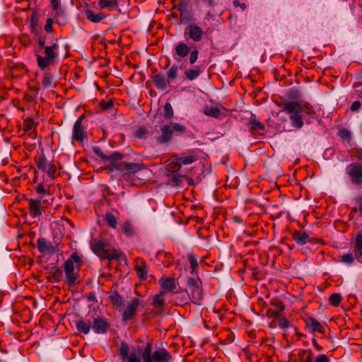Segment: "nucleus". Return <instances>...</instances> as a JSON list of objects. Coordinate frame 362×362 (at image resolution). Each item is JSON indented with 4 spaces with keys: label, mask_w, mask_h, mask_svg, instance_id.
Listing matches in <instances>:
<instances>
[{
    "label": "nucleus",
    "mask_w": 362,
    "mask_h": 362,
    "mask_svg": "<svg viewBox=\"0 0 362 362\" xmlns=\"http://www.w3.org/2000/svg\"><path fill=\"white\" fill-rule=\"evenodd\" d=\"M187 128L184 124L171 122L169 124L160 126L161 134L156 138L158 143L167 144L172 141L173 134L181 135L186 132Z\"/></svg>",
    "instance_id": "obj_5"
},
{
    "label": "nucleus",
    "mask_w": 362,
    "mask_h": 362,
    "mask_svg": "<svg viewBox=\"0 0 362 362\" xmlns=\"http://www.w3.org/2000/svg\"><path fill=\"white\" fill-rule=\"evenodd\" d=\"M175 52L180 58H185L189 54L190 48L186 43L179 42L175 47Z\"/></svg>",
    "instance_id": "obj_25"
},
{
    "label": "nucleus",
    "mask_w": 362,
    "mask_h": 362,
    "mask_svg": "<svg viewBox=\"0 0 362 362\" xmlns=\"http://www.w3.org/2000/svg\"><path fill=\"white\" fill-rule=\"evenodd\" d=\"M281 107V111L290 115V120L293 127L300 129L303 126V117L300 115L305 112L307 115L313 113V110L310 104L308 103H300L297 101H284L277 104Z\"/></svg>",
    "instance_id": "obj_1"
},
{
    "label": "nucleus",
    "mask_w": 362,
    "mask_h": 362,
    "mask_svg": "<svg viewBox=\"0 0 362 362\" xmlns=\"http://www.w3.org/2000/svg\"><path fill=\"white\" fill-rule=\"evenodd\" d=\"M355 200L358 204L359 211L362 214V195L356 197Z\"/></svg>",
    "instance_id": "obj_63"
},
{
    "label": "nucleus",
    "mask_w": 362,
    "mask_h": 362,
    "mask_svg": "<svg viewBox=\"0 0 362 362\" xmlns=\"http://www.w3.org/2000/svg\"><path fill=\"white\" fill-rule=\"evenodd\" d=\"M129 362H141V361L136 353H131L129 356Z\"/></svg>",
    "instance_id": "obj_58"
},
{
    "label": "nucleus",
    "mask_w": 362,
    "mask_h": 362,
    "mask_svg": "<svg viewBox=\"0 0 362 362\" xmlns=\"http://www.w3.org/2000/svg\"><path fill=\"white\" fill-rule=\"evenodd\" d=\"M360 160L362 161V151L358 152L354 155H351V160Z\"/></svg>",
    "instance_id": "obj_64"
},
{
    "label": "nucleus",
    "mask_w": 362,
    "mask_h": 362,
    "mask_svg": "<svg viewBox=\"0 0 362 362\" xmlns=\"http://www.w3.org/2000/svg\"><path fill=\"white\" fill-rule=\"evenodd\" d=\"M35 163L39 170L45 171L47 165V161L45 156L42 153L37 158H35Z\"/></svg>",
    "instance_id": "obj_36"
},
{
    "label": "nucleus",
    "mask_w": 362,
    "mask_h": 362,
    "mask_svg": "<svg viewBox=\"0 0 362 362\" xmlns=\"http://www.w3.org/2000/svg\"><path fill=\"white\" fill-rule=\"evenodd\" d=\"M201 69L199 66H194L185 72V76L187 79L192 81L197 78L201 74Z\"/></svg>",
    "instance_id": "obj_32"
},
{
    "label": "nucleus",
    "mask_w": 362,
    "mask_h": 362,
    "mask_svg": "<svg viewBox=\"0 0 362 362\" xmlns=\"http://www.w3.org/2000/svg\"><path fill=\"white\" fill-rule=\"evenodd\" d=\"M158 283L161 288L160 291H164L165 294L167 293H177V291H175L177 286L173 277L162 276L159 279Z\"/></svg>",
    "instance_id": "obj_14"
},
{
    "label": "nucleus",
    "mask_w": 362,
    "mask_h": 362,
    "mask_svg": "<svg viewBox=\"0 0 362 362\" xmlns=\"http://www.w3.org/2000/svg\"><path fill=\"white\" fill-rule=\"evenodd\" d=\"M180 175H179L177 171H173L172 173V180L174 182L177 183L178 182H180Z\"/></svg>",
    "instance_id": "obj_62"
},
{
    "label": "nucleus",
    "mask_w": 362,
    "mask_h": 362,
    "mask_svg": "<svg viewBox=\"0 0 362 362\" xmlns=\"http://www.w3.org/2000/svg\"><path fill=\"white\" fill-rule=\"evenodd\" d=\"M35 190L38 194H45L47 192V190L42 183L38 184L35 187Z\"/></svg>",
    "instance_id": "obj_60"
},
{
    "label": "nucleus",
    "mask_w": 362,
    "mask_h": 362,
    "mask_svg": "<svg viewBox=\"0 0 362 362\" xmlns=\"http://www.w3.org/2000/svg\"><path fill=\"white\" fill-rule=\"evenodd\" d=\"M185 38H189L194 42H199L204 35L203 30L194 23L189 24L185 30Z\"/></svg>",
    "instance_id": "obj_13"
},
{
    "label": "nucleus",
    "mask_w": 362,
    "mask_h": 362,
    "mask_svg": "<svg viewBox=\"0 0 362 362\" xmlns=\"http://www.w3.org/2000/svg\"><path fill=\"white\" fill-rule=\"evenodd\" d=\"M203 113L215 118H218L221 115L220 110L217 107H205Z\"/></svg>",
    "instance_id": "obj_33"
},
{
    "label": "nucleus",
    "mask_w": 362,
    "mask_h": 362,
    "mask_svg": "<svg viewBox=\"0 0 362 362\" xmlns=\"http://www.w3.org/2000/svg\"><path fill=\"white\" fill-rule=\"evenodd\" d=\"M180 19L182 22H189L193 20V14L189 8L180 13Z\"/></svg>",
    "instance_id": "obj_45"
},
{
    "label": "nucleus",
    "mask_w": 362,
    "mask_h": 362,
    "mask_svg": "<svg viewBox=\"0 0 362 362\" xmlns=\"http://www.w3.org/2000/svg\"><path fill=\"white\" fill-rule=\"evenodd\" d=\"M59 45L57 43H53L50 46H47L44 48L45 57H42L40 53H36L37 62L38 66L44 69L47 66L54 64L57 59L58 54L57 50Z\"/></svg>",
    "instance_id": "obj_6"
},
{
    "label": "nucleus",
    "mask_w": 362,
    "mask_h": 362,
    "mask_svg": "<svg viewBox=\"0 0 362 362\" xmlns=\"http://www.w3.org/2000/svg\"><path fill=\"white\" fill-rule=\"evenodd\" d=\"M93 151L98 157L103 158V160H106L107 156L103 152L102 149L100 147H98V146L93 147Z\"/></svg>",
    "instance_id": "obj_53"
},
{
    "label": "nucleus",
    "mask_w": 362,
    "mask_h": 362,
    "mask_svg": "<svg viewBox=\"0 0 362 362\" xmlns=\"http://www.w3.org/2000/svg\"><path fill=\"white\" fill-rule=\"evenodd\" d=\"M109 327L108 323L104 319L94 318L93 329L97 334H104Z\"/></svg>",
    "instance_id": "obj_20"
},
{
    "label": "nucleus",
    "mask_w": 362,
    "mask_h": 362,
    "mask_svg": "<svg viewBox=\"0 0 362 362\" xmlns=\"http://www.w3.org/2000/svg\"><path fill=\"white\" fill-rule=\"evenodd\" d=\"M38 45H39V48L35 50V54L40 53V51L47 47V46H45V40L44 37H39Z\"/></svg>",
    "instance_id": "obj_57"
},
{
    "label": "nucleus",
    "mask_w": 362,
    "mask_h": 362,
    "mask_svg": "<svg viewBox=\"0 0 362 362\" xmlns=\"http://www.w3.org/2000/svg\"><path fill=\"white\" fill-rule=\"evenodd\" d=\"M153 81L158 89L165 90L168 84V79L163 74H158L152 77Z\"/></svg>",
    "instance_id": "obj_22"
},
{
    "label": "nucleus",
    "mask_w": 362,
    "mask_h": 362,
    "mask_svg": "<svg viewBox=\"0 0 362 362\" xmlns=\"http://www.w3.org/2000/svg\"><path fill=\"white\" fill-rule=\"evenodd\" d=\"M105 220L106 221L107 225L112 228H116L117 226V220L115 216L112 213H106L105 216Z\"/></svg>",
    "instance_id": "obj_37"
},
{
    "label": "nucleus",
    "mask_w": 362,
    "mask_h": 362,
    "mask_svg": "<svg viewBox=\"0 0 362 362\" xmlns=\"http://www.w3.org/2000/svg\"><path fill=\"white\" fill-rule=\"evenodd\" d=\"M199 51L197 49H194L189 52V63L194 64L198 59Z\"/></svg>",
    "instance_id": "obj_50"
},
{
    "label": "nucleus",
    "mask_w": 362,
    "mask_h": 362,
    "mask_svg": "<svg viewBox=\"0 0 362 362\" xmlns=\"http://www.w3.org/2000/svg\"><path fill=\"white\" fill-rule=\"evenodd\" d=\"M54 76L50 73H45L42 81V86L45 88H49L52 86Z\"/></svg>",
    "instance_id": "obj_41"
},
{
    "label": "nucleus",
    "mask_w": 362,
    "mask_h": 362,
    "mask_svg": "<svg viewBox=\"0 0 362 362\" xmlns=\"http://www.w3.org/2000/svg\"><path fill=\"white\" fill-rule=\"evenodd\" d=\"M339 135L342 139H349L350 136H351L350 132L347 129H345V128L341 129L339 132Z\"/></svg>",
    "instance_id": "obj_56"
},
{
    "label": "nucleus",
    "mask_w": 362,
    "mask_h": 362,
    "mask_svg": "<svg viewBox=\"0 0 362 362\" xmlns=\"http://www.w3.org/2000/svg\"><path fill=\"white\" fill-rule=\"evenodd\" d=\"M135 270L138 277L141 280H146L147 279L148 267L147 263L144 260L141 259L136 262Z\"/></svg>",
    "instance_id": "obj_17"
},
{
    "label": "nucleus",
    "mask_w": 362,
    "mask_h": 362,
    "mask_svg": "<svg viewBox=\"0 0 362 362\" xmlns=\"http://www.w3.org/2000/svg\"><path fill=\"white\" fill-rule=\"evenodd\" d=\"M56 172H57V168H56L55 165L52 163H50L49 164V169L47 170V174H48L49 177H50L52 179H54Z\"/></svg>",
    "instance_id": "obj_51"
},
{
    "label": "nucleus",
    "mask_w": 362,
    "mask_h": 362,
    "mask_svg": "<svg viewBox=\"0 0 362 362\" xmlns=\"http://www.w3.org/2000/svg\"><path fill=\"white\" fill-rule=\"evenodd\" d=\"M341 300L342 297L339 293H332L329 298V303L335 307L340 304Z\"/></svg>",
    "instance_id": "obj_43"
},
{
    "label": "nucleus",
    "mask_w": 362,
    "mask_h": 362,
    "mask_svg": "<svg viewBox=\"0 0 362 362\" xmlns=\"http://www.w3.org/2000/svg\"><path fill=\"white\" fill-rule=\"evenodd\" d=\"M144 362H171L173 355L165 349L161 348L152 353L151 343H147L142 352Z\"/></svg>",
    "instance_id": "obj_4"
},
{
    "label": "nucleus",
    "mask_w": 362,
    "mask_h": 362,
    "mask_svg": "<svg viewBox=\"0 0 362 362\" xmlns=\"http://www.w3.org/2000/svg\"><path fill=\"white\" fill-rule=\"evenodd\" d=\"M298 358L300 362H313V356L311 350L304 349L298 353Z\"/></svg>",
    "instance_id": "obj_27"
},
{
    "label": "nucleus",
    "mask_w": 362,
    "mask_h": 362,
    "mask_svg": "<svg viewBox=\"0 0 362 362\" xmlns=\"http://www.w3.org/2000/svg\"><path fill=\"white\" fill-rule=\"evenodd\" d=\"M165 295V294L164 293V291H159V293L153 297V305L156 308H160L164 307L165 300L163 298V296Z\"/></svg>",
    "instance_id": "obj_30"
},
{
    "label": "nucleus",
    "mask_w": 362,
    "mask_h": 362,
    "mask_svg": "<svg viewBox=\"0 0 362 362\" xmlns=\"http://www.w3.org/2000/svg\"><path fill=\"white\" fill-rule=\"evenodd\" d=\"M315 362H330V360L325 354H321L315 358Z\"/></svg>",
    "instance_id": "obj_59"
},
{
    "label": "nucleus",
    "mask_w": 362,
    "mask_h": 362,
    "mask_svg": "<svg viewBox=\"0 0 362 362\" xmlns=\"http://www.w3.org/2000/svg\"><path fill=\"white\" fill-rule=\"evenodd\" d=\"M178 76V66L173 64L167 71V79L168 84L174 81Z\"/></svg>",
    "instance_id": "obj_31"
},
{
    "label": "nucleus",
    "mask_w": 362,
    "mask_h": 362,
    "mask_svg": "<svg viewBox=\"0 0 362 362\" xmlns=\"http://www.w3.org/2000/svg\"><path fill=\"white\" fill-rule=\"evenodd\" d=\"M110 298L116 309L120 310L123 304L122 297L117 292H115L110 296Z\"/></svg>",
    "instance_id": "obj_34"
},
{
    "label": "nucleus",
    "mask_w": 362,
    "mask_h": 362,
    "mask_svg": "<svg viewBox=\"0 0 362 362\" xmlns=\"http://www.w3.org/2000/svg\"><path fill=\"white\" fill-rule=\"evenodd\" d=\"M85 13L86 18L93 23H99L107 16V15L103 12L95 13L91 10H86Z\"/></svg>",
    "instance_id": "obj_24"
},
{
    "label": "nucleus",
    "mask_w": 362,
    "mask_h": 362,
    "mask_svg": "<svg viewBox=\"0 0 362 362\" xmlns=\"http://www.w3.org/2000/svg\"><path fill=\"white\" fill-rule=\"evenodd\" d=\"M76 327L79 332L87 334L90 332V324L87 323L83 320H79L76 322Z\"/></svg>",
    "instance_id": "obj_28"
},
{
    "label": "nucleus",
    "mask_w": 362,
    "mask_h": 362,
    "mask_svg": "<svg viewBox=\"0 0 362 362\" xmlns=\"http://www.w3.org/2000/svg\"><path fill=\"white\" fill-rule=\"evenodd\" d=\"M35 127L34 120L32 118H27L24 121L23 130L25 132L30 131Z\"/></svg>",
    "instance_id": "obj_49"
},
{
    "label": "nucleus",
    "mask_w": 362,
    "mask_h": 362,
    "mask_svg": "<svg viewBox=\"0 0 362 362\" xmlns=\"http://www.w3.org/2000/svg\"><path fill=\"white\" fill-rule=\"evenodd\" d=\"M354 252L356 259L362 263V233L357 234L355 238Z\"/></svg>",
    "instance_id": "obj_18"
},
{
    "label": "nucleus",
    "mask_w": 362,
    "mask_h": 362,
    "mask_svg": "<svg viewBox=\"0 0 362 362\" xmlns=\"http://www.w3.org/2000/svg\"><path fill=\"white\" fill-rule=\"evenodd\" d=\"M305 326L308 327L312 332H318L320 333L324 332V328L322 325L314 317H308L305 320Z\"/></svg>",
    "instance_id": "obj_21"
},
{
    "label": "nucleus",
    "mask_w": 362,
    "mask_h": 362,
    "mask_svg": "<svg viewBox=\"0 0 362 362\" xmlns=\"http://www.w3.org/2000/svg\"><path fill=\"white\" fill-rule=\"evenodd\" d=\"M188 260L190 263V266L192 268V273L196 274L197 273V269L198 267V261H197V257L194 253H189L188 255Z\"/></svg>",
    "instance_id": "obj_38"
},
{
    "label": "nucleus",
    "mask_w": 362,
    "mask_h": 362,
    "mask_svg": "<svg viewBox=\"0 0 362 362\" xmlns=\"http://www.w3.org/2000/svg\"><path fill=\"white\" fill-rule=\"evenodd\" d=\"M271 305L275 308L268 309L266 313L267 316L270 318L279 317L285 308L284 305L281 300L276 298L271 300Z\"/></svg>",
    "instance_id": "obj_16"
},
{
    "label": "nucleus",
    "mask_w": 362,
    "mask_h": 362,
    "mask_svg": "<svg viewBox=\"0 0 362 362\" xmlns=\"http://www.w3.org/2000/svg\"><path fill=\"white\" fill-rule=\"evenodd\" d=\"M60 242L55 241L54 245L45 238H39L37 240L38 250L43 254L54 255L61 250Z\"/></svg>",
    "instance_id": "obj_9"
},
{
    "label": "nucleus",
    "mask_w": 362,
    "mask_h": 362,
    "mask_svg": "<svg viewBox=\"0 0 362 362\" xmlns=\"http://www.w3.org/2000/svg\"><path fill=\"white\" fill-rule=\"evenodd\" d=\"M186 291L191 302L199 305L203 298L202 283L199 278L189 277L187 281Z\"/></svg>",
    "instance_id": "obj_7"
},
{
    "label": "nucleus",
    "mask_w": 362,
    "mask_h": 362,
    "mask_svg": "<svg viewBox=\"0 0 362 362\" xmlns=\"http://www.w3.org/2000/svg\"><path fill=\"white\" fill-rule=\"evenodd\" d=\"M54 23V20L51 18H49L46 21V24L45 25V30L47 33H52L53 31L52 25Z\"/></svg>",
    "instance_id": "obj_54"
},
{
    "label": "nucleus",
    "mask_w": 362,
    "mask_h": 362,
    "mask_svg": "<svg viewBox=\"0 0 362 362\" xmlns=\"http://www.w3.org/2000/svg\"><path fill=\"white\" fill-rule=\"evenodd\" d=\"M198 159V156L194 154H190L188 156H176L175 160L176 163L173 165V167H181L182 165H188L194 163Z\"/></svg>",
    "instance_id": "obj_19"
},
{
    "label": "nucleus",
    "mask_w": 362,
    "mask_h": 362,
    "mask_svg": "<svg viewBox=\"0 0 362 362\" xmlns=\"http://www.w3.org/2000/svg\"><path fill=\"white\" fill-rule=\"evenodd\" d=\"M98 6L100 8L113 11L118 8V3L117 0H98Z\"/></svg>",
    "instance_id": "obj_26"
},
{
    "label": "nucleus",
    "mask_w": 362,
    "mask_h": 362,
    "mask_svg": "<svg viewBox=\"0 0 362 362\" xmlns=\"http://www.w3.org/2000/svg\"><path fill=\"white\" fill-rule=\"evenodd\" d=\"M85 118V115H81L75 122L73 127L71 140L83 143L87 139L85 128L82 125V122Z\"/></svg>",
    "instance_id": "obj_10"
},
{
    "label": "nucleus",
    "mask_w": 362,
    "mask_h": 362,
    "mask_svg": "<svg viewBox=\"0 0 362 362\" xmlns=\"http://www.w3.org/2000/svg\"><path fill=\"white\" fill-rule=\"evenodd\" d=\"M90 246L92 252L101 260H118L123 255L121 251L115 250L109 243L103 240H93Z\"/></svg>",
    "instance_id": "obj_2"
},
{
    "label": "nucleus",
    "mask_w": 362,
    "mask_h": 362,
    "mask_svg": "<svg viewBox=\"0 0 362 362\" xmlns=\"http://www.w3.org/2000/svg\"><path fill=\"white\" fill-rule=\"evenodd\" d=\"M279 326L281 329H286V328L291 327V325L290 324L287 319H286L285 317H282L279 320Z\"/></svg>",
    "instance_id": "obj_52"
},
{
    "label": "nucleus",
    "mask_w": 362,
    "mask_h": 362,
    "mask_svg": "<svg viewBox=\"0 0 362 362\" xmlns=\"http://www.w3.org/2000/svg\"><path fill=\"white\" fill-rule=\"evenodd\" d=\"M124 158V155L119 152H114L110 156H107L106 160H109L110 162L111 168L115 170V165L120 164L117 161L119 160H122Z\"/></svg>",
    "instance_id": "obj_29"
},
{
    "label": "nucleus",
    "mask_w": 362,
    "mask_h": 362,
    "mask_svg": "<svg viewBox=\"0 0 362 362\" xmlns=\"http://www.w3.org/2000/svg\"><path fill=\"white\" fill-rule=\"evenodd\" d=\"M113 101L110 100L108 101H102L100 105L103 110H107L113 107Z\"/></svg>",
    "instance_id": "obj_55"
},
{
    "label": "nucleus",
    "mask_w": 362,
    "mask_h": 362,
    "mask_svg": "<svg viewBox=\"0 0 362 362\" xmlns=\"http://www.w3.org/2000/svg\"><path fill=\"white\" fill-rule=\"evenodd\" d=\"M250 129L251 132L264 131L265 129L264 125L259 121L256 119H252L249 123Z\"/></svg>",
    "instance_id": "obj_35"
},
{
    "label": "nucleus",
    "mask_w": 362,
    "mask_h": 362,
    "mask_svg": "<svg viewBox=\"0 0 362 362\" xmlns=\"http://www.w3.org/2000/svg\"><path fill=\"white\" fill-rule=\"evenodd\" d=\"M28 210L30 216L33 218H37L42 216L44 212V207L40 199H30L28 201Z\"/></svg>",
    "instance_id": "obj_15"
},
{
    "label": "nucleus",
    "mask_w": 362,
    "mask_h": 362,
    "mask_svg": "<svg viewBox=\"0 0 362 362\" xmlns=\"http://www.w3.org/2000/svg\"><path fill=\"white\" fill-rule=\"evenodd\" d=\"M82 264V259L76 252L71 254L64 263L66 280L69 286H74L78 279V272Z\"/></svg>",
    "instance_id": "obj_3"
},
{
    "label": "nucleus",
    "mask_w": 362,
    "mask_h": 362,
    "mask_svg": "<svg viewBox=\"0 0 362 362\" xmlns=\"http://www.w3.org/2000/svg\"><path fill=\"white\" fill-rule=\"evenodd\" d=\"M288 95L291 99L299 100L302 97L301 93L295 88H291L288 92Z\"/></svg>",
    "instance_id": "obj_48"
},
{
    "label": "nucleus",
    "mask_w": 362,
    "mask_h": 362,
    "mask_svg": "<svg viewBox=\"0 0 362 362\" xmlns=\"http://www.w3.org/2000/svg\"><path fill=\"white\" fill-rule=\"evenodd\" d=\"M122 232L126 234L127 236L130 237L134 234V227L128 221L125 222L122 228Z\"/></svg>",
    "instance_id": "obj_44"
},
{
    "label": "nucleus",
    "mask_w": 362,
    "mask_h": 362,
    "mask_svg": "<svg viewBox=\"0 0 362 362\" xmlns=\"http://www.w3.org/2000/svg\"><path fill=\"white\" fill-rule=\"evenodd\" d=\"M361 106V103L360 101H354L352 104H351V110L352 111H356L358 110Z\"/></svg>",
    "instance_id": "obj_61"
},
{
    "label": "nucleus",
    "mask_w": 362,
    "mask_h": 362,
    "mask_svg": "<svg viewBox=\"0 0 362 362\" xmlns=\"http://www.w3.org/2000/svg\"><path fill=\"white\" fill-rule=\"evenodd\" d=\"M50 3L52 10L56 12L55 17H58L59 15L64 13V11L61 8L58 9L60 4L59 0H50Z\"/></svg>",
    "instance_id": "obj_47"
},
{
    "label": "nucleus",
    "mask_w": 362,
    "mask_h": 362,
    "mask_svg": "<svg viewBox=\"0 0 362 362\" xmlns=\"http://www.w3.org/2000/svg\"><path fill=\"white\" fill-rule=\"evenodd\" d=\"M293 240L298 245H305L308 242H310V239L309 235L301 230L295 231L293 233Z\"/></svg>",
    "instance_id": "obj_23"
},
{
    "label": "nucleus",
    "mask_w": 362,
    "mask_h": 362,
    "mask_svg": "<svg viewBox=\"0 0 362 362\" xmlns=\"http://www.w3.org/2000/svg\"><path fill=\"white\" fill-rule=\"evenodd\" d=\"M129 346L127 343L122 342L119 348V355L122 360L127 358L129 360Z\"/></svg>",
    "instance_id": "obj_42"
},
{
    "label": "nucleus",
    "mask_w": 362,
    "mask_h": 362,
    "mask_svg": "<svg viewBox=\"0 0 362 362\" xmlns=\"http://www.w3.org/2000/svg\"><path fill=\"white\" fill-rule=\"evenodd\" d=\"M163 116L165 119H172L174 117V112L170 103H165L164 105Z\"/></svg>",
    "instance_id": "obj_40"
},
{
    "label": "nucleus",
    "mask_w": 362,
    "mask_h": 362,
    "mask_svg": "<svg viewBox=\"0 0 362 362\" xmlns=\"http://www.w3.org/2000/svg\"><path fill=\"white\" fill-rule=\"evenodd\" d=\"M339 258L341 262L348 264H352L354 262V259H356L354 254L353 255L352 253L344 254L340 256Z\"/></svg>",
    "instance_id": "obj_46"
},
{
    "label": "nucleus",
    "mask_w": 362,
    "mask_h": 362,
    "mask_svg": "<svg viewBox=\"0 0 362 362\" xmlns=\"http://www.w3.org/2000/svg\"><path fill=\"white\" fill-rule=\"evenodd\" d=\"M346 173L349 175L351 183L354 186L362 185V164L354 162L346 168Z\"/></svg>",
    "instance_id": "obj_8"
},
{
    "label": "nucleus",
    "mask_w": 362,
    "mask_h": 362,
    "mask_svg": "<svg viewBox=\"0 0 362 362\" xmlns=\"http://www.w3.org/2000/svg\"><path fill=\"white\" fill-rule=\"evenodd\" d=\"M177 4L173 6V9H177L181 12L187 10L189 8L188 0H177Z\"/></svg>",
    "instance_id": "obj_39"
},
{
    "label": "nucleus",
    "mask_w": 362,
    "mask_h": 362,
    "mask_svg": "<svg viewBox=\"0 0 362 362\" xmlns=\"http://www.w3.org/2000/svg\"><path fill=\"white\" fill-rule=\"evenodd\" d=\"M145 168L143 163L120 162V164L115 165V170L120 173H135L141 171Z\"/></svg>",
    "instance_id": "obj_12"
},
{
    "label": "nucleus",
    "mask_w": 362,
    "mask_h": 362,
    "mask_svg": "<svg viewBox=\"0 0 362 362\" xmlns=\"http://www.w3.org/2000/svg\"><path fill=\"white\" fill-rule=\"evenodd\" d=\"M140 304L141 300L138 298H134L127 302L122 313V320L129 321L133 319Z\"/></svg>",
    "instance_id": "obj_11"
}]
</instances>
